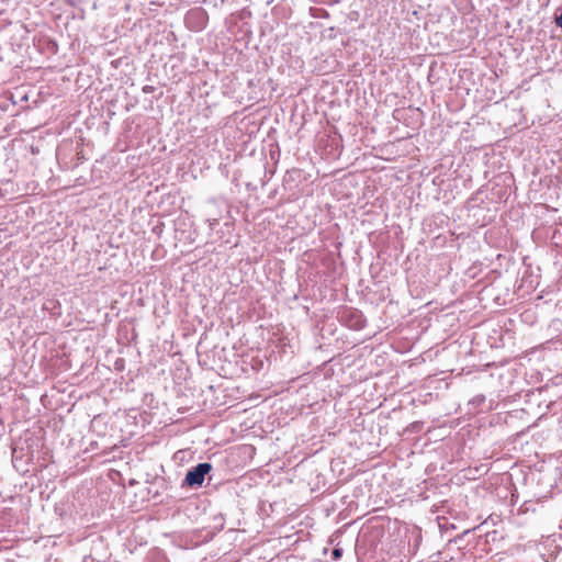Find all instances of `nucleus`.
<instances>
[{
    "instance_id": "1",
    "label": "nucleus",
    "mask_w": 562,
    "mask_h": 562,
    "mask_svg": "<svg viewBox=\"0 0 562 562\" xmlns=\"http://www.w3.org/2000/svg\"><path fill=\"white\" fill-rule=\"evenodd\" d=\"M212 470L210 463H200L192 470L188 471L186 475V483L190 486L201 485L204 482L205 475Z\"/></svg>"
},
{
    "instance_id": "2",
    "label": "nucleus",
    "mask_w": 562,
    "mask_h": 562,
    "mask_svg": "<svg viewBox=\"0 0 562 562\" xmlns=\"http://www.w3.org/2000/svg\"><path fill=\"white\" fill-rule=\"evenodd\" d=\"M333 557L335 560L339 559L341 557V550L340 549H334L333 550Z\"/></svg>"
},
{
    "instance_id": "3",
    "label": "nucleus",
    "mask_w": 562,
    "mask_h": 562,
    "mask_svg": "<svg viewBox=\"0 0 562 562\" xmlns=\"http://www.w3.org/2000/svg\"><path fill=\"white\" fill-rule=\"evenodd\" d=\"M555 23L562 27V13L555 19Z\"/></svg>"
}]
</instances>
